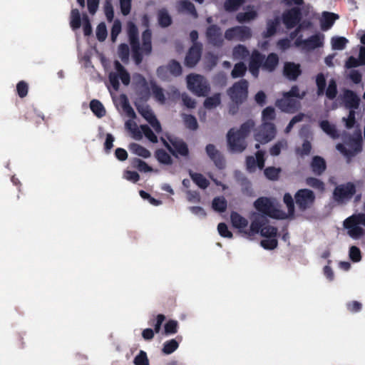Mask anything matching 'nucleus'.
Masks as SVG:
<instances>
[{
    "label": "nucleus",
    "mask_w": 365,
    "mask_h": 365,
    "mask_svg": "<svg viewBox=\"0 0 365 365\" xmlns=\"http://www.w3.org/2000/svg\"><path fill=\"white\" fill-rule=\"evenodd\" d=\"M261 246L268 250H272L277 247L278 242L274 237L262 240L260 242Z\"/></svg>",
    "instance_id": "60"
},
{
    "label": "nucleus",
    "mask_w": 365,
    "mask_h": 365,
    "mask_svg": "<svg viewBox=\"0 0 365 365\" xmlns=\"http://www.w3.org/2000/svg\"><path fill=\"white\" fill-rule=\"evenodd\" d=\"M279 63V57L275 53H269L267 58L264 57L262 70L272 72L275 70Z\"/></svg>",
    "instance_id": "25"
},
{
    "label": "nucleus",
    "mask_w": 365,
    "mask_h": 365,
    "mask_svg": "<svg viewBox=\"0 0 365 365\" xmlns=\"http://www.w3.org/2000/svg\"><path fill=\"white\" fill-rule=\"evenodd\" d=\"M276 118L275 110L272 106L265 108L262 113V123L272 122Z\"/></svg>",
    "instance_id": "48"
},
{
    "label": "nucleus",
    "mask_w": 365,
    "mask_h": 365,
    "mask_svg": "<svg viewBox=\"0 0 365 365\" xmlns=\"http://www.w3.org/2000/svg\"><path fill=\"white\" fill-rule=\"evenodd\" d=\"M247 71V66L243 62H239L234 66L231 72L233 78H240L245 76Z\"/></svg>",
    "instance_id": "46"
},
{
    "label": "nucleus",
    "mask_w": 365,
    "mask_h": 365,
    "mask_svg": "<svg viewBox=\"0 0 365 365\" xmlns=\"http://www.w3.org/2000/svg\"><path fill=\"white\" fill-rule=\"evenodd\" d=\"M276 133V126L272 122L262 123L255 131V139L260 143H267L274 138Z\"/></svg>",
    "instance_id": "7"
},
{
    "label": "nucleus",
    "mask_w": 365,
    "mask_h": 365,
    "mask_svg": "<svg viewBox=\"0 0 365 365\" xmlns=\"http://www.w3.org/2000/svg\"><path fill=\"white\" fill-rule=\"evenodd\" d=\"M155 155L158 161L164 165H171L173 160L170 155L163 149H158L155 152Z\"/></svg>",
    "instance_id": "40"
},
{
    "label": "nucleus",
    "mask_w": 365,
    "mask_h": 365,
    "mask_svg": "<svg viewBox=\"0 0 365 365\" xmlns=\"http://www.w3.org/2000/svg\"><path fill=\"white\" fill-rule=\"evenodd\" d=\"M347 43L348 40L345 37L335 36L331 38V46L334 50H343Z\"/></svg>",
    "instance_id": "51"
},
{
    "label": "nucleus",
    "mask_w": 365,
    "mask_h": 365,
    "mask_svg": "<svg viewBox=\"0 0 365 365\" xmlns=\"http://www.w3.org/2000/svg\"><path fill=\"white\" fill-rule=\"evenodd\" d=\"M306 184L314 190L320 192H324L325 190V184L321 180L314 177H308L305 180Z\"/></svg>",
    "instance_id": "36"
},
{
    "label": "nucleus",
    "mask_w": 365,
    "mask_h": 365,
    "mask_svg": "<svg viewBox=\"0 0 365 365\" xmlns=\"http://www.w3.org/2000/svg\"><path fill=\"white\" fill-rule=\"evenodd\" d=\"M205 152L214 165L219 169L223 170L226 166V161L223 154L217 149L213 144H207L205 147Z\"/></svg>",
    "instance_id": "14"
},
{
    "label": "nucleus",
    "mask_w": 365,
    "mask_h": 365,
    "mask_svg": "<svg viewBox=\"0 0 365 365\" xmlns=\"http://www.w3.org/2000/svg\"><path fill=\"white\" fill-rule=\"evenodd\" d=\"M70 26L73 31L79 29L81 26V14L77 9H73L71 11Z\"/></svg>",
    "instance_id": "39"
},
{
    "label": "nucleus",
    "mask_w": 365,
    "mask_h": 365,
    "mask_svg": "<svg viewBox=\"0 0 365 365\" xmlns=\"http://www.w3.org/2000/svg\"><path fill=\"white\" fill-rule=\"evenodd\" d=\"M227 202L223 197H216L212 202V207L215 211L223 212L226 210Z\"/></svg>",
    "instance_id": "42"
},
{
    "label": "nucleus",
    "mask_w": 365,
    "mask_h": 365,
    "mask_svg": "<svg viewBox=\"0 0 365 365\" xmlns=\"http://www.w3.org/2000/svg\"><path fill=\"white\" fill-rule=\"evenodd\" d=\"M184 123L187 128L191 130H195L198 128V123L196 118L192 115H184Z\"/></svg>",
    "instance_id": "54"
},
{
    "label": "nucleus",
    "mask_w": 365,
    "mask_h": 365,
    "mask_svg": "<svg viewBox=\"0 0 365 365\" xmlns=\"http://www.w3.org/2000/svg\"><path fill=\"white\" fill-rule=\"evenodd\" d=\"M230 220L233 227L240 230L243 232V229L246 228L248 225V221L246 218L240 215L237 212H232L230 215Z\"/></svg>",
    "instance_id": "26"
},
{
    "label": "nucleus",
    "mask_w": 365,
    "mask_h": 365,
    "mask_svg": "<svg viewBox=\"0 0 365 365\" xmlns=\"http://www.w3.org/2000/svg\"><path fill=\"white\" fill-rule=\"evenodd\" d=\"M302 19V10L295 6L284 11L282 15V21L287 29L297 26Z\"/></svg>",
    "instance_id": "11"
},
{
    "label": "nucleus",
    "mask_w": 365,
    "mask_h": 365,
    "mask_svg": "<svg viewBox=\"0 0 365 365\" xmlns=\"http://www.w3.org/2000/svg\"><path fill=\"white\" fill-rule=\"evenodd\" d=\"M138 78L143 88L139 92V95L140 96L141 98L145 99V101L148 100L150 96L151 90L152 94L155 101L161 104H164L165 103L166 98L164 93V90L160 86H158L155 81H150L149 86L148 83L143 76L139 74Z\"/></svg>",
    "instance_id": "3"
},
{
    "label": "nucleus",
    "mask_w": 365,
    "mask_h": 365,
    "mask_svg": "<svg viewBox=\"0 0 365 365\" xmlns=\"http://www.w3.org/2000/svg\"><path fill=\"white\" fill-rule=\"evenodd\" d=\"M129 149L135 155L143 157L144 158H148L150 157V152L143 146L135 143H132L129 145Z\"/></svg>",
    "instance_id": "38"
},
{
    "label": "nucleus",
    "mask_w": 365,
    "mask_h": 365,
    "mask_svg": "<svg viewBox=\"0 0 365 365\" xmlns=\"http://www.w3.org/2000/svg\"><path fill=\"white\" fill-rule=\"evenodd\" d=\"M168 71L174 76H180L182 71L180 63L175 59L171 60L166 66L158 67L157 74L158 77L163 78Z\"/></svg>",
    "instance_id": "19"
},
{
    "label": "nucleus",
    "mask_w": 365,
    "mask_h": 365,
    "mask_svg": "<svg viewBox=\"0 0 365 365\" xmlns=\"http://www.w3.org/2000/svg\"><path fill=\"white\" fill-rule=\"evenodd\" d=\"M353 217H355L354 215L347 217L344 221V227L348 230L347 234L351 238L357 240L365 234V231L359 226V223H354L355 220H352Z\"/></svg>",
    "instance_id": "18"
},
{
    "label": "nucleus",
    "mask_w": 365,
    "mask_h": 365,
    "mask_svg": "<svg viewBox=\"0 0 365 365\" xmlns=\"http://www.w3.org/2000/svg\"><path fill=\"white\" fill-rule=\"evenodd\" d=\"M160 139L163 145L174 157L178 158V155L182 157L188 156V146L182 139L173 135H167L169 143L163 138Z\"/></svg>",
    "instance_id": "4"
},
{
    "label": "nucleus",
    "mask_w": 365,
    "mask_h": 365,
    "mask_svg": "<svg viewBox=\"0 0 365 365\" xmlns=\"http://www.w3.org/2000/svg\"><path fill=\"white\" fill-rule=\"evenodd\" d=\"M312 173L317 176L322 175L327 169V163L324 159L319 155L314 156L310 163Z\"/></svg>",
    "instance_id": "23"
},
{
    "label": "nucleus",
    "mask_w": 365,
    "mask_h": 365,
    "mask_svg": "<svg viewBox=\"0 0 365 365\" xmlns=\"http://www.w3.org/2000/svg\"><path fill=\"white\" fill-rule=\"evenodd\" d=\"M187 88L197 96H206L210 91V86L203 76L199 74H190L187 76Z\"/></svg>",
    "instance_id": "6"
},
{
    "label": "nucleus",
    "mask_w": 365,
    "mask_h": 365,
    "mask_svg": "<svg viewBox=\"0 0 365 365\" xmlns=\"http://www.w3.org/2000/svg\"><path fill=\"white\" fill-rule=\"evenodd\" d=\"M336 149L343 154L349 163L351 158L356 156L362 150V138L361 134L349 136L344 143H338Z\"/></svg>",
    "instance_id": "2"
},
{
    "label": "nucleus",
    "mask_w": 365,
    "mask_h": 365,
    "mask_svg": "<svg viewBox=\"0 0 365 365\" xmlns=\"http://www.w3.org/2000/svg\"><path fill=\"white\" fill-rule=\"evenodd\" d=\"M280 24L279 17L277 16L273 19H268L267 21V29L266 31L263 33V36L264 38H269L274 36L277 31V29Z\"/></svg>",
    "instance_id": "29"
},
{
    "label": "nucleus",
    "mask_w": 365,
    "mask_h": 365,
    "mask_svg": "<svg viewBox=\"0 0 365 365\" xmlns=\"http://www.w3.org/2000/svg\"><path fill=\"white\" fill-rule=\"evenodd\" d=\"M283 201L287 205L288 214L293 215L294 213V202L292 196L289 193H285L283 197Z\"/></svg>",
    "instance_id": "59"
},
{
    "label": "nucleus",
    "mask_w": 365,
    "mask_h": 365,
    "mask_svg": "<svg viewBox=\"0 0 365 365\" xmlns=\"http://www.w3.org/2000/svg\"><path fill=\"white\" fill-rule=\"evenodd\" d=\"M255 208L260 212L264 215H266L269 217H274L273 212L275 211V209L267 197H259L254 203Z\"/></svg>",
    "instance_id": "20"
},
{
    "label": "nucleus",
    "mask_w": 365,
    "mask_h": 365,
    "mask_svg": "<svg viewBox=\"0 0 365 365\" xmlns=\"http://www.w3.org/2000/svg\"><path fill=\"white\" fill-rule=\"evenodd\" d=\"M181 340V336H177L176 339H172L165 341L162 349V352L167 355L173 353L178 348L179 341Z\"/></svg>",
    "instance_id": "31"
},
{
    "label": "nucleus",
    "mask_w": 365,
    "mask_h": 365,
    "mask_svg": "<svg viewBox=\"0 0 365 365\" xmlns=\"http://www.w3.org/2000/svg\"><path fill=\"white\" fill-rule=\"evenodd\" d=\"M287 147V142L283 139L277 141L269 148V153L272 156H277L280 154L282 149Z\"/></svg>",
    "instance_id": "50"
},
{
    "label": "nucleus",
    "mask_w": 365,
    "mask_h": 365,
    "mask_svg": "<svg viewBox=\"0 0 365 365\" xmlns=\"http://www.w3.org/2000/svg\"><path fill=\"white\" fill-rule=\"evenodd\" d=\"M232 56L235 59L245 60L250 56V51L245 46L238 44L234 47Z\"/></svg>",
    "instance_id": "32"
},
{
    "label": "nucleus",
    "mask_w": 365,
    "mask_h": 365,
    "mask_svg": "<svg viewBox=\"0 0 365 365\" xmlns=\"http://www.w3.org/2000/svg\"><path fill=\"white\" fill-rule=\"evenodd\" d=\"M221 103L220 93H215L210 97H207L204 101V106L207 109L216 108Z\"/></svg>",
    "instance_id": "41"
},
{
    "label": "nucleus",
    "mask_w": 365,
    "mask_h": 365,
    "mask_svg": "<svg viewBox=\"0 0 365 365\" xmlns=\"http://www.w3.org/2000/svg\"><path fill=\"white\" fill-rule=\"evenodd\" d=\"M324 93L326 94V96L330 100H333L336 98L338 91L336 83L334 79H331L329 81L328 87L327 90L325 89Z\"/></svg>",
    "instance_id": "53"
},
{
    "label": "nucleus",
    "mask_w": 365,
    "mask_h": 365,
    "mask_svg": "<svg viewBox=\"0 0 365 365\" xmlns=\"http://www.w3.org/2000/svg\"><path fill=\"white\" fill-rule=\"evenodd\" d=\"M264 151L258 150L255 153V158L252 155H249L246 158V168L249 173H254L256 168L262 170L264 168Z\"/></svg>",
    "instance_id": "16"
},
{
    "label": "nucleus",
    "mask_w": 365,
    "mask_h": 365,
    "mask_svg": "<svg viewBox=\"0 0 365 365\" xmlns=\"http://www.w3.org/2000/svg\"><path fill=\"white\" fill-rule=\"evenodd\" d=\"M179 323L176 320L170 319L164 325L163 334L166 336L173 335L178 331Z\"/></svg>",
    "instance_id": "43"
},
{
    "label": "nucleus",
    "mask_w": 365,
    "mask_h": 365,
    "mask_svg": "<svg viewBox=\"0 0 365 365\" xmlns=\"http://www.w3.org/2000/svg\"><path fill=\"white\" fill-rule=\"evenodd\" d=\"M245 0H225L224 3V8L228 12L235 11L243 5Z\"/></svg>",
    "instance_id": "45"
},
{
    "label": "nucleus",
    "mask_w": 365,
    "mask_h": 365,
    "mask_svg": "<svg viewBox=\"0 0 365 365\" xmlns=\"http://www.w3.org/2000/svg\"><path fill=\"white\" fill-rule=\"evenodd\" d=\"M140 130L144 135L152 143H156L158 138L152 129L148 125H141Z\"/></svg>",
    "instance_id": "56"
},
{
    "label": "nucleus",
    "mask_w": 365,
    "mask_h": 365,
    "mask_svg": "<svg viewBox=\"0 0 365 365\" xmlns=\"http://www.w3.org/2000/svg\"><path fill=\"white\" fill-rule=\"evenodd\" d=\"M190 176L192 181L201 189L207 188L209 185V180L201 173L190 172Z\"/></svg>",
    "instance_id": "34"
},
{
    "label": "nucleus",
    "mask_w": 365,
    "mask_h": 365,
    "mask_svg": "<svg viewBox=\"0 0 365 365\" xmlns=\"http://www.w3.org/2000/svg\"><path fill=\"white\" fill-rule=\"evenodd\" d=\"M202 51V44L195 43L189 48L185 58V65L187 67H194L200 60Z\"/></svg>",
    "instance_id": "15"
},
{
    "label": "nucleus",
    "mask_w": 365,
    "mask_h": 365,
    "mask_svg": "<svg viewBox=\"0 0 365 365\" xmlns=\"http://www.w3.org/2000/svg\"><path fill=\"white\" fill-rule=\"evenodd\" d=\"M227 95L233 103L242 104L248 96V82L245 79H241L235 83L227 90Z\"/></svg>",
    "instance_id": "5"
},
{
    "label": "nucleus",
    "mask_w": 365,
    "mask_h": 365,
    "mask_svg": "<svg viewBox=\"0 0 365 365\" xmlns=\"http://www.w3.org/2000/svg\"><path fill=\"white\" fill-rule=\"evenodd\" d=\"M90 108L98 118H102L106 115V109L102 103L98 100H92L90 103Z\"/></svg>",
    "instance_id": "35"
},
{
    "label": "nucleus",
    "mask_w": 365,
    "mask_h": 365,
    "mask_svg": "<svg viewBox=\"0 0 365 365\" xmlns=\"http://www.w3.org/2000/svg\"><path fill=\"white\" fill-rule=\"evenodd\" d=\"M206 38L209 44L215 47H221L224 39L220 27L216 24L209 26L205 32Z\"/></svg>",
    "instance_id": "13"
},
{
    "label": "nucleus",
    "mask_w": 365,
    "mask_h": 365,
    "mask_svg": "<svg viewBox=\"0 0 365 365\" xmlns=\"http://www.w3.org/2000/svg\"><path fill=\"white\" fill-rule=\"evenodd\" d=\"M133 363L135 365H149V360L145 351L140 350L135 357Z\"/></svg>",
    "instance_id": "62"
},
{
    "label": "nucleus",
    "mask_w": 365,
    "mask_h": 365,
    "mask_svg": "<svg viewBox=\"0 0 365 365\" xmlns=\"http://www.w3.org/2000/svg\"><path fill=\"white\" fill-rule=\"evenodd\" d=\"M323 35L317 34L304 39V49L311 51L322 46L323 45Z\"/></svg>",
    "instance_id": "24"
},
{
    "label": "nucleus",
    "mask_w": 365,
    "mask_h": 365,
    "mask_svg": "<svg viewBox=\"0 0 365 365\" xmlns=\"http://www.w3.org/2000/svg\"><path fill=\"white\" fill-rule=\"evenodd\" d=\"M261 235L269 238V237H275L277 235V227L271 225H265L261 229Z\"/></svg>",
    "instance_id": "58"
},
{
    "label": "nucleus",
    "mask_w": 365,
    "mask_h": 365,
    "mask_svg": "<svg viewBox=\"0 0 365 365\" xmlns=\"http://www.w3.org/2000/svg\"><path fill=\"white\" fill-rule=\"evenodd\" d=\"M107 29L105 23H100L96 28V37L99 41H103L107 37Z\"/></svg>",
    "instance_id": "61"
},
{
    "label": "nucleus",
    "mask_w": 365,
    "mask_h": 365,
    "mask_svg": "<svg viewBox=\"0 0 365 365\" xmlns=\"http://www.w3.org/2000/svg\"><path fill=\"white\" fill-rule=\"evenodd\" d=\"M29 86L26 82L24 81H19L16 85V91L18 96L23 98L26 97L28 94Z\"/></svg>",
    "instance_id": "63"
},
{
    "label": "nucleus",
    "mask_w": 365,
    "mask_h": 365,
    "mask_svg": "<svg viewBox=\"0 0 365 365\" xmlns=\"http://www.w3.org/2000/svg\"><path fill=\"white\" fill-rule=\"evenodd\" d=\"M118 56L123 62H127L129 58V48L125 43H121L118 46Z\"/></svg>",
    "instance_id": "64"
},
{
    "label": "nucleus",
    "mask_w": 365,
    "mask_h": 365,
    "mask_svg": "<svg viewBox=\"0 0 365 365\" xmlns=\"http://www.w3.org/2000/svg\"><path fill=\"white\" fill-rule=\"evenodd\" d=\"M356 193V186L352 182H346L336 186L333 192V198L338 203L349 200Z\"/></svg>",
    "instance_id": "10"
},
{
    "label": "nucleus",
    "mask_w": 365,
    "mask_h": 365,
    "mask_svg": "<svg viewBox=\"0 0 365 365\" xmlns=\"http://www.w3.org/2000/svg\"><path fill=\"white\" fill-rule=\"evenodd\" d=\"M257 16V12L255 10H250L245 12H239L236 15V20L241 24L250 22L255 19Z\"/></svg>",
    "instance_id": "37"
},
{
    "label": "nucleus",
    "mask_w": 365,
    "mask_h": 365,
    "mask_svg": "<svg viewBox=\"0 0 365 365\" xmlns=\"http://www.w3.org/2000/svg\"><path fill=\"white\" fill-rule=\"evenodd\" d=\"M181 6L184 11H186L193 18L197 19L198 17V14L196 11L195 6L192 2L183 1L181 2Z\"/></svg>",
    "instance_id": "57"
},
{
    "label": "nucleus",
    "mask_w": 365,
    "mask_h": 365,
    "mask_svg": "<svg viewBox=\"0 0 365 365\" xmlns=\"http://www.w3.org/2000/svg\"><path fill=\"white\" fill-rule=\"evenodd\" d=\"M322 16L323 18L321 21V27L324 31L330 29L334 21L339 19V16L337 14L328 11H324Z\"/></svg>",
    "instance_id": "30"
},
{
    "label": "nucleus",
    "mask_w": 365,
    "mask_h": 365,
    "mask_svg": "<svg viewBox=\"0 0 365 365\" xmlns=\"http://www.w3.org/2000/svg\"><path fill=\"white\" fill-rule=\"evenodd\" d=\"M300 65L294 62H286L284 65L283 74L290 81H295L301 75Z\"/></svg>",
    "instance_id": "21"
},
{
    "label": "nucleus",
    "mask_w": 365,
    "mask_h": 365,
    "mask_svg": "<svg viewBox=\"0 0 365 365\" xmlns=\"http://www.w3.org/2000/svg\"><path fill=\"white\" fill-rule=\"evenodd\" d=\"M316 84L317 86V96L324 95L327 86L326 78L322 73H318L316 78Z\"/></svg>",
    "instance_id": "47"
},
{
    "label": "nucleus",
    "mask_w": 365,
    "mask_h": 365,
    "mask_svg": "<svg viewBox=\"0 0 365 365\" xmlns=\"http://www.w3.org/2000/svg\"><path fill=\"white\" fill-rule=\"evenodd\" d=\"M264 226L262 217H257L251 222L250 227L247 230H244L243 233L247 237H252L258 232L261 233V229Z\"/></svg>",
    "instance_id": "27"
},
{
    "label": "nucleus",
    "mask_w": 365,
    "mask_h": 365,
    "mask_svg": "<svg viewBox=\"0 0 365 365\" xmlns=\"http://www.w3.org/2000/svg\"><path fill=\"white\" fill-rule=\"evenodd\" d=\"M315 195L314 192L309 189H300L294 195V201L300 211H305L310 208L314 201Z\"/></svg>",
    "instance_id": "8"
},
{
    "label": "nucleus",
    "mask_w": 365,
    "mask_h": 365,
    "mask_svg": "<svg viewBox=\"0 0 365 365\" xmlns=\"http://www.w3.org/2000/svg\"><path fill=\"white\" fill-rule=\"evenodd\" d=\"M139 113L148 122L157 133L162 131L160 122L148 106L138 108Z\"/></svg>",
    "instance_id": "17"
},
{
    "label": "nucleus",
    "mask_w": 365,
    "mask_h": 365,
    "mask_svg": "<svg viewBox=\"0 0 365 365\" xmlns=\"http://www.w3.org/2000/svg\"><path fill=\"white\" fill-rule=\"evenodd\" d=\"M342 100L345 107L350 110L359 108L360 98L351 90L347 89L344 91Z\"/></svg>",
    "instance_id": "22"
},
{
    "label": "nucleus",
    "mask_w": 365,
    "mask_h": 365,
    "mask_svg": "<svg viewBox=\"0 0 365 365\" xmlns=\"http://www.w3.org/2000/svg\"><path fill=\"white\" fill-rule=\"evenodd\" d=\"M264 60V55L262 54L260 52L255 50L252 52V53L251 55L250 64L256 65V66L262 67Z\"/></svg>",
    "instance_id": "55"
},
{
    "label": "nucleus",
    "mask_w": 365,
    "mask_h": 365,
    "mask_svg": "<svg viewBox=\"0 0 365 365\" xmlns=\"http://www.w3.org/2000/svg\"><path fill=\"white\" fill-rule=\"evenodd\" d=\"M320 127L327 134L333 138L338 137L337 130L334 125H331L328 120H324L320 122Z\"/></svg>",
    "instance_id": "44"
},
{
    "label": "nucleus",
    "mask_w": 365,
    "mask_h": 365,
    "mask_svg": "<svg viewBox=\"0 0 365 365\" xmlns=\"http://www.w3.org/2000/svg\"><path fill=\"white\" fill-rule=\"evenodd\" d=\"M281 168L273 166L267 167L264 170L265 177L270 180H277L279 178Z\"/></svg>",
    "instance_id": "49"
},
{
    "label": "nucleus",
    "mask_w": 365,
    "mask_h": 365,
    "mask_svg": "<svg viewBox=\"0 0 365 365\" xmlns=\"http://www.w3.org/2000/svg\"><path fill=\"white\" fill-rule=\"evenodd\" d=\"M158 20L159 25L163 28L168 27L173 22L171 16L165 9L158 11Z\"/></svg>",
    "instance_id": "33"
},
{
    "label": "nucleus",
    "mask_w": 365,
    "mask_h": 365,
    "mask_svg": "<svg viewBox=\"0 0 365 365\" xmlns=\"http://www.w3.org/2000/svg\"><path fill=\"white\" fill-rule=\"evenodd\" d=\"M132 165L140 172L148 173L152 171V168L149 166L145 161L139 158H133Z\"/></svg>",
    "instance_id": "52"
},
{
    "label": "nucleus",
    "mask_w": 365,
    "mask_h": 365,
    "mask_svg": "<svg viewBox=\"0 0 365 365\" xmlns=\"http://www.w3.org/2000/svg\"><path fill=\"white\" fill-rule=\"evenodd\" d=\"M255 127L252 120L243 123L238 130L231 128L227 133V144L229 149L233 153H242L247 148L246 138Z\"/></svg>",
    "instance_id": "1"
},
{
    "label": "nucleus",
    "mask_w": 365,
    "mask_h": 365,
    "mask_svg": "<svg viewBox=\"0 0 365 365\" xmlns=\"http://www.w3.org/2000/svg\"><path fill=\"white\" fill-rule=\"evenodd\" d=\"M275 106L283 112L294 113L299 108L300 103L284 93L282 98L277 100Z\"/></svg>",
    "instance_id": "12"
},
{
    "label": "nucleus",
    "mask_w": 365,
    "mask_h": 365,
    "mask_svg": "<svg viewBox=\"0 0 365 365\" xmlns=\"http://www.w3.org/2000/svg\"><path fill=\"white\" fill-rule=\"evenodd\" d=\"M252 33L250 27L246 26H236L227 29L225 32V38L227 41H245L252 38Z\"/></svg>",
    "instance_id": "9"
},
{
    "label": "nucleus",
    "mask_w": 365,
    "mask_h": 365,
    "mask_svg": "<svg viewBox=\"0 0 365 365\" xmlns=\"http://www.w3.org/2000/svg\"><path fill=\"white\" fill-rule=\"evenodd\" d=\"M114 68L118 75V78H120L122 83L125 86L129 85L130 82V73L127 71L125 67L117 60L114 61Z\"/></svg>",
    "instance_id": "28"
}]
</instances>
